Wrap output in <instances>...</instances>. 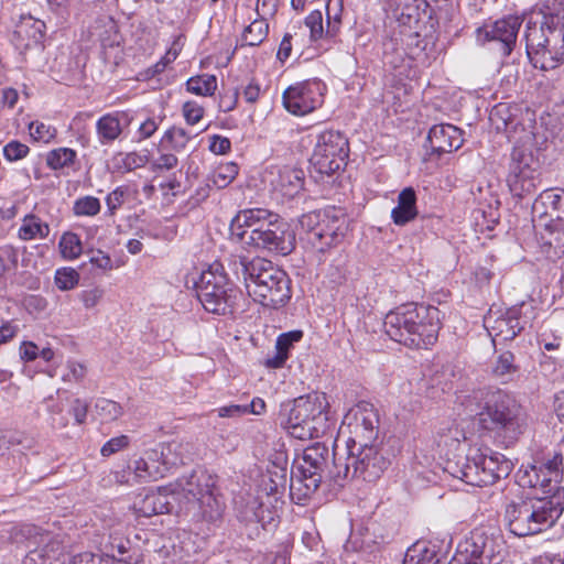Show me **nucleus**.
I'll return each instance as SVG.
<instances>
[{
  "label": "nucleus",
  "mask_w": 564,
  "mask_h": 564,
  "mask_svg": "<svg viewBox=\"0 0 564 564\" xmlns=\"http://www.w3.org/2000/svg\"><path fill=\"white\" fill-rule=\"evenodd\" d=\"M178 462L171 444H159L133 462V474L139 481H154L165 477Z\"/></svg>",
  "instance_id": "19"
},
{
  "label": "nucleus",
  "mask_w": 564,
  "mask_h": 564,
  "mask_svg": "<svg viewBox=\"0 0 564 564\" xmlns=\"http://www.w3.org/2000/svg\"><path fill=\"white\" fill-rule=\"evenodd\" d=\"M513 464L503 454L488 446H470L459 460L447 458L444 470L470 486H489L512 471Z\"/></svg>",
  "instance_id": "7"
},
{
  "label": "nucleus",
  "mask_w": 564,
  "mask_h": 564,
  "mask_svg": "<svg viewBox=\"0 0 564 564\" xmlns=\"http://www.w3.org/2000/svg\"><path fill=\"white\" fill-rule=\"evenodd\" d=\"M523 23L519 15H507L477 29L478 42H495L503 56H509L516 47L518 33Z\"/></svg>",
  "instance_id": "20"
},
{
  "label": "nucleus",
  "mask_w": 564,
  "mask_h": 564,
  "mask_svg": "<svg viewBox=\"0 0 564 564\" xmlns=\"http://www.w3.org/2000/svg\"><path fill=\"white\" fill-rule=\"evenodd\" d=\"M329 446L326 441L314 442L303 449L290 476V495L296 503H303L323 482L338 488L347 484V465H341L335 441Z\"/></svg>",
  "instance_id": "2"
},
{
  "label": "nucleus",
  "mask_w": 564,
  "mask_h": 564,
  "mask_svg": "<svg viewBox=\"0 0 564 564\" xmlns=\"http://www.w3.org/2000/svg\"><path fill=\"white\" fill-rule=\"evenodd\" d=\"M440 562L438 545L432 542L419 541L408 549L402 564H438Z\"/></svg>",
  "instance_id": "34"
},
{
  "label": "nucleus",
  "mask_w": 564,
  "mask_h": 564,
  "mask_svg": "<svg viewBox=\"0 0 564 564\" xmlns=\"http://www.w3.org/2000/svg\"><path fill=\"white\" fill-rule=\"evenodd\" d=\"M186 89L197 96H212L217 89V78L209 74L193 76L187 79Z\"/></svg>",
  "instance_id": "44"
},
{
  "label": "nucleus",
  "mask_w": 564,
  "mask_h": 564,
  "mask_svg": "<svg viewBox=\"0 0 564 564\" xmlns=\"http://www.w3.org/2000/svg\"><path fill=\"white\" fill-rule=\"evenodd\" d=\"M45 22L32 15L21 17L11 35V42L21 53L29 50H44Z\"/></svg>",
  "instance_id": "25"
},
{
  "label": "nucleus",
  "mask_w": 564,
  "mask_h": 564,
  "mask_svg": "<svg viewBox=\"0 0 564 564\" xmlns=\"http://www.w3.org/2000/svg\"><path fill=\"white\" fill-rule=\"evenodd\" d=\"M189 508L196 510L194 517L197 520L216 524L223 519L226 503L224 497L215 486L214 489L200 496L199 500Z\"/></svg>",
  "instance_id": "30"
},
{
  "label": "nucleus",
  "mask_w": 564,
  "mask_h": 564,
  "mask_svg": "<svg viewBox=\"0 0 564 564\" xmlns=\"http://www.w3.org/2000/svg\"><path fill=\"white\" fill-rule=\"evenodd\" d=\"M538 316L531 302H521L505 312L492 308L484 317V325L492 337V341H510L527 328H532Z\"/></svg>",
  "instance_id": "12"
},
{
  "label": "nucleus",
  "mask_w": 564,
  "mask_h": 564,
  "mask_svg": "<svg viewBox=\"0 0 564 564\" xmlns=\"http://www.w3.org/2000/svg\"><path fill=\"white\" fill-rule=\"evenodd\" d=\"M104 295V291L99 288L85 290L80 293V300L86 308H91L98 304Z\"/></svg>",
  "instance_id": "63"
},
{
  "label": "nucleus",
  "mask_w": 564,
  "mask_h": 564,
  "mask_svg": "<svg viewBox=\"0 0 564 564\" xmlns=\"http://www.w3.org/2000/svg\"><path fill=\"white\" fill-rule=\"evenodd\" d=\"M300 224L306 228L307 241L322 253L339 245L348 231L346 213L335 206L303 215Z\"/></svg>",
  "instance_id": "10"
},
{
  "label": "nucleus",
  "mask_w": 564,
  "mask_h": 564,
  "mask_svg": "<svg viewBox=\"0 0 564 564\" xmlns=\"http://www.w3.org/2000/svg\"><path fill=\"white\" fill-rule=\"evenodd\" d=\"M318 393L307 394L281 404L279 411L280 426L297 440L306 441L311 420L316 411Z\"/></svg>",
  "instance_id": "17"
},
{
  "label": "nucleus",
  "mask_w": 564,
  "mask_h": 564,
  "mask_svg": "<svg viewBox=\"0 0 564 564\" xmlns=\"http://www.w3.org/2000/svg\"><path fill=\"white\" fill-rule=\"evenodd\" d=\"M54 280L61 291H68L78 284L79 273L73 268H61L56 270Z\"/></svg>",
  "instance_id": "52"
},
{
  "label": "nucleus",
  "mask_w": 564,
  "mask_h": 564,
  "mask_svg": "<svg viewBox=\"0 0 564 564\" xmlns=\"http://www.w3.org/2000/svg\"><path fill=\"white\" fill-rule=\"evenodd\" d=\"M191 138V134L185 129L172 127L164 132L161 144L163 148H170L180 152L186 148Z\"/></svg>",
  "instance_id": "46"
},
{
  "label": "nucleus",
  "mask_w": 564,
  "mask_h": 564,
  "mask_svg": "<svg viewBox=\"0 0 564 564\" xmlns=\"http://www.w3.org/2000/svg\"><path fill=\"white\" fill-rule=\"evenodd\" d=\"M341 465H347V482L354 478H362L366 481H375L390 465L382 449L373 443L346 442L345 455Z\"/></svg>",
  "instance_id": "13"
},
{
  "label": "nucleus",
  "mask_w": 564,
  "mask_h": 564,
  "mask_svg": "<svg viewBox=\"0 0 564 564\" xmlns=\"http://www.w3.org/2000/svg\"><path fill=\"white\" fill-rule=\"evenodd\" d=\"M564 511V489L555 494H523L505 507V522L510 533L524 538L551 529Z\"/></svg>",
  "instance_id": "5"
},
{
  "label": "nucleus",
  "mask_w": 564,
  "mask_h": 564,
  "mask_svg": "<svg viewBox=\"0 0 564 564\" xmlns=\"http://www.w3.org/2000/svg\"><path fill=\"white\" fill-rule=\"evenodd\" d=\"M531 213L534 226L564 225V189L541 192L532 204Z\"/></svg>",
  "instance_id": "23"
},
{
  "label": "nucleus",
  "mask_w": 564,
  "mask_h": 564,
  "mask_svg": "<svg viewBox=\"0 0 564 564\" xmlns=\"http://www.w3.org/2000/svg\"><path fill=\"white\" fill-rule=\"evenodd\" d=\"M305 26L310 30V37L312 41H317L325 35L324 25H323V15L318 10L312 11L305 18Z\"/></svg>",
  "instance_id": "53"
},
{
  "label": "nucleus",
  "mask_w": 564,
  "mask_h": 564,
  "mask_svg": "<svg viewBox=\"0 0 564 564\" xmlns=\"http://www.w3.org/2000/svg\"><path fill=\"white\" fill-rule=\"evenodd\" d=\"M162 118H148L145 121H143L139 129H138V135L139 140H145L152 137L155 131L158 130L160 123L162 122Z\"/></svg>",
  "instance_id": "61"
},
{
  "label": "nucleus",
  "mask_w": 564,
  "mask_h": 564,
  "mask_svg": "<svg viewBox=\"0 0 564 564\" xmlns=\"http://www.w3.org/2000/svg\"><path fill=\"white\" fill-rule=\"evenodd\" d=\"M24 441H26L24 448H30L32 440L24 437L22 433L0 432V454L2 455L10 446L23 444Z\"/></svg>",
  "instance_id": "55"
},
{
  "label": "nucleus",
  "mask_w": 564,
  "mask_h": 564,
  "mask_svg": "<svg viewBox=\"0 0 564 564\" xmlns=\"http://www.w3.org/2000/svg\"><path fill=\"white\" fill-rule=\"evenodd\" d=\"M174 502L175 500H173V494L169 485L166 487H159L156 490L140 494L133 502V510L139 517L150 518L172 512Z\"/></svg>",
  "instance_id": "27"
},
{
  "label": "nucleus",
  "mask_w": 564,
  "mask_h": 564,
  "mask_svg": "<svg viewBox=\"0 0 564 564\" xmlns=\"http://www.w3.org/2000/svg\"><path fill=\"white\" fill-rule=\"evenodd\" d=\"M417 216L416 194L412 187L403 188L398 195V204L391 210L392 221L404 226Z\"/></svg>",
  "instance_id": "32"
},
{
  "label": "nucleus",
  "mask_w": 564,
  "mask_h": 564,
  "mask_svg": "<svg viewBox=\"0 0 564 564\" xmlns=\"http://www.w3.org/2000/svg\"><path fill=\"white\" fill-rule=\"evenodd\" d=\"M63 258L73 260L79 257L83 251L82 241L77 234L65 232L58 242Z\"/></svg>",
  "instance_id": "48"
},
{
  "label": "nucleus",
  "mask_w": 564,
  "mask_h": 564,
  "mask_svg": "<svg viewBox=\"0 0 564 564\" xmlns=\"http://www.w3.org/2000/svg\"><path fill=\"white\" fill-rule=\"evenodd\" d=\"M344 11V0H328L326 3V23L325 36L334 39L337 36Z\"/></svg>",
  "instance_id": "41"
},
{
  "label": "nucleus",
  "mask_w": 564,
  "mask_h": 564,
  "mask_svg": "<svg viewBox=\"0 0 564 564\" xmlns=\"http://www.w3.org/2000/svg\"><path fill=\"white\" fill-rule=\"evenodd\" d=\"M183 116L188 124L194 126L202 120L204 108L196 101H186L183 105Z\"/></svg>",
  "instance_id": "58"
},
{
  "label": "nucleus",
  "mask_w": 564,
  "mask_h": 564,
  "mask_svg": "<svg viewBox=\"0 0 564 564\" xmlns=\"http://www.w3.org/2000/svg\"><path fill=\"white\" fill-rule=\"evenodd\" d=\"M77 158L75 150L70 148H58L50 151L46 155V164L52 170H64L74 165Z\"/></svg>",
  "instance_id": "45"
},
{
  "label": "nucleus",
  "mask_w": 564,
  "mask_h": 564,
  "mask_svg": "<svg viewBox=\"0 0 564 564\" xmlns=\"http://www.w3.org/2000/svg\"><path fill=\"white\" fill-rule=\"evenodd\" d=\"M42 545L29 551L24 564H58L62 555L61 544L48 534L41 536Z\"/></svg>",
  "instance_id": "33"
},
{
  "label": "nucleus",
  "mask_w": 564,
  "mask_h": 564,
  "mask_svg": "<svg viewBox=\"0 0 564 564\" xmlns=\"http://www.w3.org/2000/svg\"><path fill=\"white\" fill-rule=\"evenodd\" d=\"M122 133L119 112L101 116L96 122V134L101 145L112 144Z\"/></svg>",
  "instance_id": "35"
},
{
  "label": "nucleus",
  "mask_w": 564,
  "mask_h": 564,
  "mask_svg": "<svg viewBox=\"0 0 564 564\" xmlns=\"http://www.w3.org/2000/svg\"><path fill=\"white\" fill-rule=\"evenodd\" d=\"M195 291L204 310L218 316L234 315L242 300L241 291L229 281L220 263H214L200 273Z\"/></svg>",
  "instance_id": "8"
},
{
  "label": "nucleus",
  "mask_w": 564,
  "mask_h": 564,
  "mask_svg": "<svg viewBox=\"0 0 564 564\" xmlns=\"http://www.w3.org/2000/svg\"><path fill=\"white\" fill-rule=\"evenodd\" d=\"M129 444H130V437L128 435H120V436L112 437L102 445V447L100 449V454L104 457H109V456L118 453L119 451L127 448L129 446Z\"/></svg>",
  "instance_id": "56"
},
{
  "label": "nucleus",
  "mask_w": 564,
  "mask_h": 564,
  "mask_svg": "<svg viewBox=\"0 0 564 564\" xmlns=\"http://www.w3.org/2000/svg\"><path fill=\"white\" fill-rule=\"evenodd\" d=\"M350 443H373L379 433V414L372 403L360 401L346 416Z\"/></svg>",
  "instance_id": "21"
},
{
  "label": "nucleus",
  "mask_w": 564,
  "mask_h": 564,
  "mask_svg": "<svg viewBox=\"0 0 564 564\" xmlns=\"http://www.w3.org/2000/svg\"><path fill=\"white\" fill-rule=\"evenodd\" d=\"M441 326V311L419 303L399 305L383 321L384 332L392 340L416 349L434 345Z\"/></svg>",
  "instance_id": "6"
},
{
  "label": "nucleus",
  "mask_w": 564,
  "mask_h": 564,
  "mask_svg": "<svg viewBox=\"0 0 564 564\" xmlns=\"http://www.w3.org/2000/svg\"><path fill=\"white\" fill-rule=\"evenodd\" d=\"M100 200L91 195L78 197L73 204V213L77 217H93L100 213Z\"/></svg>",
  "instance_id": "47"
},
{
  "label": "nucleus",
  "mask_w": 564,
  "mask_h": 564,
  "mask_svg": "<svg viewBox=\"0 0 564 564\" xmlns=\"http://www.w3.org/2000/svg\"><path fill=\"white\" fill-rule=\"evenodd\" d=\"M474 424L482 434L509 447L523 434L527 415L516 398L501 389L478 391L469 399Z\"/></svg>",
  "instance_id": "1"
},
{
  "label": "nucleus",
  "mask_w": 564,
  "mask_h": 564,
  "mask_svg": "<svg viewBox=\"0 0 564 564\" xmlns=\"http://www.w3.org/2000/svg\"><path fill=\"white\" fill-rule=\"evenodd\" d=\"M231 149V142L228 138L214 134L210 137L209 150L215 154H226Z\"/></svg>",
  "instance_id": "62"
},
{
  "label": "nucleus",
  "mask_w": 564,
  "mask_h": 564,
  "mask_svg": "<svg viewBox=\"0 0 564 564\" xmlns=\"http://www.w3.org/2000/svg\"><path fill=\"white\" fill-rule=\"evenodd\" d=\"M348 139L338 130H325L317 134L310 163L321 175H332L347 164Z\"/></svg>",
  "instance_id": "15"
},
{
  "label": "nucleus",
  "mask_w": 564,
  "mask_h": 564,
  "mask_svg": "<svg viewBox=\"0 0 564 564\" xmlns=\"http://www.w3.org/2000/svg\"><path fill=\"white\" fill-rule=\"evenodd\" d=\"M178 163V159L173 153H161L151 162V169L154 172L169 171L174 169Z\"/></svg>",
  "instance_id": "59"
},
{
  "label": "nucleus",
  "mask_w": 564,
  "mask_h": 564,
  "mask_svg": "<svg viewBox=\"0 0 564 564\" xmlns=\"http://www.w3.org/2000/svg\"><path fill=\"white\" fill-rule=\"evenodd\" d=\"M29 152L30 148L17 140H12L3 147V156L9 162L22 160Z\"/></svg>",
  "instance_id": "54"
},
{
  "label": "nucleus",
  "mask_w": 564,
  "mask_h": 564,
  "mask_svg": "<svg viewBox=\"0 0 564 564\" xmlns=\"http://www.w3.org/2000/svg\"><path fill=\"white\" fill-rule=\"evenodd\" d=\"M539 229V253L545 260L556 262L564 256V225L534 226Z\"/></svg>",
  "instance_id": "29"
},
{
  "label": "nucleus",
  "mask_w": 564,
  "mask_h": 564,
  "mask_svg": "<svg viewBox=\"0 0 564 564\" xmlns=\"http://www.w3.org/2000/svg\"><path fill=\"white\" fill-rule=\"evenodd\" d=\"M228 265L238 280H243L249 295L261 305L276 310L291 300V279L271 261L260 257L249 260L242 254H231Z\"/></svg>",
  "instance_id": "3"
},
{
  "label": "nucleus",
  "mask_w": 564,
  "mask_h": 564,
  "mask_svg": "<svg viewBox=\"0 0 564 564\" xmlns=\"http://www.w3.org/2000/svg\"><path fill=\"white\" fill-rule=\"evenodd\" d=\"M326 85L318 78L304 80L286 88L282 96L284 108L294 116H304L324 102Z\"/></svg>",
  "instance_id": "18"
},
{
  "label": "nucleus",
  "mask_w": 564,
  "mask_h": 564,
  "mask_svg": "<svg viewBox=\"0 0 564 564\" xmlns=\"http://www.w3.org/2000/svg\"><path fill=\"white\" fill-rule=\"evenodd\" d=\"M239 167L235 162L220 163L208 175L209 181L217 189L227 187L238 175Z\"/></svg>",
  "instance_id": "43"
},
{
  "label": "nucleus",
  "mask_w": 564,
  "mask_h": 564,
  "mask_svg": "<svg viewBox=\"0 0 564 564\" xmlns=\"http://www.w3.org/2000/svg\"><path fill=\"white\" fill-rule=\"evenodd\" d=\"M541 12V22H525V52L534 68L552 70L564 64V9L555 10L545 0Z\"/></svg>",
  "instance_id": "4"
},
{
  "label": "nucleus",
  "mask_w": 564,
  "mask_h": 564,
  "mask_svg": "<svg viewBox=\"0 0 564 564\" xmlns=\"http://www.w3.org/2000/svg\"><path fill=\"white\" fill-rule=\"evenodd\" d=\"M519 372V366L516 364V357L511 351H503L498 355L492 365L491 373L502 383L513 380Z\"/></svg>",
  "instance_id": "38"
},
{
  "label": "nucleus",
  "mask_w": 564,
  "mask_h": 564,
  "mask_svg": "<svg viewBox=\"0 0 564 564\" xmlns=\"http://www.w3.org/2000/svg\"><path fill=\"white\" fill-rule=\"evenodd\" d=\"M539 149L532 142L513 145L507 165L506 184L513 198L533 195L542 183Z\"/></svg>",
  "instance_id": "9"
},
{
  "label": "nucleus",
  "mask_w": 564,
  "mask_h": 564,
  "mask_svg": "<svg viewBox=\"0 0 564 564\" xmlns=\"http://www.w3.org/2000/svg\"><path fill=\"white\" fill-rule=\"evenodd\" d=\"M273 189L283 197L294 198L304 187V172L301 169L283 166L271 180Z\"/></svg>",
  "instance_id": "31"
},
{
  "label": "nucleus",
  "mask_w": 564,
  "mask_h": 564,
  "mask_svg": "<svg viewBox=\"0 0 564 564\" xmlns=\"http://www.w3.org/2000/svg\"><path fill=\"white\" fill-rule=\"evenodd\" d=\"M316 411L311 420V425L306 429L310 431L307 440L325 438L326 443L336 442L337 420L328 410V402L325 394H318L316 402Z\"/></svg>",
  "instance_id": "28"
},
{
  "label": "nucleus",
  "mask_w": 564,
  "mask_h": 564,
  "mask_svg": "<svg viewBox=\"0 0 564 564\" xmlns=\"http://www.w3.org/2000/svg\"><path fill=\"white\" fill-rule=\"evenodd\" d=\"M281 217L265 208H247L239 210L229 226L230 241L249 248L261 231H265Z\"/></svg>",
  "instance_id": "16"
},
{
  "label": "nucleus",
  "mask_w": 564,
  "mask_h": 564,
  "mask_svg": "<svg viewBox=\"0 0 564 564\" xmlns=\"http://www.w3.org/2000/svg\"><path fill=\"white\" fill-rule=\"evenodd\" d=\"M96 412L102 421H115L122 415V408L119 403L109 399H99L95 404Z\"/></svg>",
  "instance_id": "50"
},
{
  "label": "nucleus",
  "mask_w": 564,
  "mask_h": 564,
  "mask_svg": "<svg viewBox=\"0 0 564 564\" xmlns=\"http://www.w3.org/2000/svg\"><path fill=\"white\" fill-rule=\"evenodd\" d=\"M302 337L303 333L301 330L283 333L276 338L275 349L282 354L289 355V351L293 347L294 343L300 341Z\"/></svg>",
  "instance_id": "57"
},
{
  "label": "nucleus",
  "mask_w": 564,
  "mask_h": 564,
  "mask_svg": "<svg viewBox=\"0 0 564 564\" xmlns=\"http://www.w3.org/2000/svg\"><path fill=\"white\" fill-rule=\"evenodd\" d=\"M269 23L264 18L256 19L245 30L241 36V46H258L268 36Z\"/></svg>",
  "instance_id": "40"
},
{
  "label": "nucleus",
  "mask_w": 564,
  "mask_h": 564,
  "mask_svg": "<svg viewBox=\"0 0 564 564\" xmlns=\"http://www.w3.org/2000/svg\"><path fill=\"white\" fill-rule=\"evenodd\" d=\"M88 412V403L80 399H75L73 401L70 413L75 419L77 424H83L86 421Z\"/></svg>",
  "instance_id": "64"
},
{
  "label": "nucleus",
  "mask_w": 564,
  "mask_h": 564,
  "mask_svg": "<svg viewBox=\"0 0 564 564\" xmlns=\"http://www.w3.org/2000/svg\"><path fill=\"white\" fill-rule=\"evenodd\" d=\"M564 473L563 455L554 452L533 464L522 465L517 474V482L522 488L540 489L542 494L553 495L560 486Z\"/></svg>",
  "instance_id": "14"
},
{
  "label": "nucleus",
  "mask_w": 564,
  "mask_h": 564,
  "mask_svg": "<svg viewBox=\"0 0 564 564\" xmlns=\"http://www.w3.org/2000/svg\"><path fill=\"white\" fill-rule=\"evenodd\" d=\"M502 535L491 527H478L462 540L449 564H500L503 560Z\"/></svg>",
  "instance_id": "11"
},
{
  "label": "nucleus",
  "mask_w": 564,
  "mask_h": 564,
  "mask_svg": "<svg viewBox=\"0 0 564 564\" xmlns=\"http://www.w3.org/2000/svg\"><path fill=\"white\" fill-rule=\"evenodd\" d=\"M50 235L48 224L41 220L34 214L25 215L19 228L18 236L21 240L29 241L36 238L45 239Z\"/></svg>",
  "instance_id": "39"
},
{
  "label": "nucleus",
  "mask_w": 564,
  "mask_h": 564,
  "mask_svg": "<svg viewBox=\"0 0 564 564\" xmlns=\"http://www.w3.org/2000/svg\"><path fill=\"white\" fill-rule=\"evenodd\" d=\"M257 238L249 248L276 256H288L296 246L295 231L282 217Z\"/></svg>",
  "instance_id": "22"
},
{
  "label": "nucleus",
  "mask_w": 564,
  "mask_h": 564,
  "mask_svg": "<svg viewBox=\"0 0 564 564\" xmlns=\"http://www.w3.org/2000/svg\"><path fill=\"white\" fill-rule=\"evenodd\" d=\"M462 131L449 123L434 124L427 134L425 148L430 155L440 158L444 153H451L463 145Z\"/></svg>",
  "instance_id": "26"
},
{
  "label": "nucleus",
  "mask_w": 564,
  "mask_h": 564,
  "mask_svg": "<svg viewBox=\"0 0 564 564\" xmlns=\"http://www.w3.org/2000/svg\"><path fill=\"white\" fill-rule=\"evenodd\" d=\"M465 440V432L459 429L458 425L452 424L447 429L438 432L437 446L441 448H447L445 455L448 456L451 453L457 451L462 442Z\"/></svg>",
  "instance_id": "42"
},
{
  "label": "nucleus",
  "mask_w": 564,
  "mask_h": 564,
  "mask_svg": "<svg viewBox=\"0 0 564 564\" xmlns=\"http://www.w3.org/2000/svg\"><path fill=\"white\" fill-rule=\"evenodd\" d=\"M124 195L126 189L122 186L115 188L107 195L106 205L110 216L115 215L116 212L122 206L124 203Z\"/></svg>",
  "instance_id": "60"
},
{
  "label": "nucleus",
  "mask_w": 564,
  "mask_h": 564,
  "mask_svg": "<svg viewBox=\"0 0 564 564\" xmlns=\"http://www.w3.org/2000/svg\"><path fill=\"white\" fill-rule=\"evenodd\" d=\"M288 470L285 467L274 466L269 469L267 475L261 480V491L267 496L283 495L288 485Z\"/></svg>",
  "instance_id": "37"
},
{
  "label": "nucleus",
  "mask_w": 564,
  "mask_h": 564,
  "mask_svg": "<svg viewBox=\"0 0 564 564\" xmlns=\"http://www.w3.org/2000/svg\"><path fill=\"white\" fill-rule=\"evenodd\" d=\"M249 509L252 511V516L247 518V528L250 530L248 532L249 536H252V534L259 536L260 529L267 531L275 527L273 513L262 503L253 501Z\"/></svg>",
  "instance_id": "36"
},
{
  "label": "nucleus",
  "mask_w": 564,
  "mask_h": 564,
  "mask_svg": "<svg viewBox=\"0 0 564 564\" xmlns=\"http://www.w3.org/2000/svg\"><path fill=\"white\" fill-rule=\"evenodd\" d=\"M216 486V478L206 470L198 469L191 473L189 476L180 477L174 484L170 485L173 500L181 497L186 500L191 507L200 496L205 495Z\"/></svg>",
  "instance_id": "24"
},
{
  "label": "nucleus",
  "mask_w": 564,
  "mask_h": 564,
  "mask_svg": "<svg viewBox=\"0 0 564 564\" xmlns=\"http://www.w3.org/2000/svg\"><path fill=\"white\" fill-rule=\"evenodd\" d=\"M399 6H402L400 14L403 23H411L420 20V10L425 11L429 3L425 0H403Z\"/></svg>",
  "instance_id": "51"
},
{
  "label": "nucleus",
  "mask_w": 564,
  "mask_h": 564,
  "mask_svg": "<svg viewBox=\"0 0 564 564\" xmlns=\"http://www.w3.org/2000/svg\"><path fill=\"white\" fill-rule=\"evenodd\" d=\"M68 564H129L124 560L116 561L105 554L84 552L70 557Z\"/></svg>",
  "instance_id": "49"
}]
</instances>
